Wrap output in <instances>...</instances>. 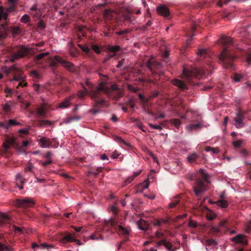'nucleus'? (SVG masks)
<instances>
[{"label":"nucleus","instance_id":"9b49d317","mask_svg":"<svg viewBox=\"0 0 251 251\" xmlns=\"http://www.w3.org/2000/svg\"><path fill=\"white\" fill-rule=\"evenodd\" d=\"M76 234L75 233H71L69 232H65L61 235L59 239V242L61 244H66L69 243L73 242L75 237H76Z\"/></svg>","mask_w":251,"mask_h":251},{"label":"nucleus","instance_id":"de8ad7c7","mask_svg":"<svg viewBox=\"0 0 251 251\" xmlns=\"http://www.w3.org/2000/svg\"><path fill=\"white\" fill-rule=\"evenodd\" d=\"M80 119V117L79 116H75L69 117L67 121V123H71V122L75 120H79Z\"/></svg>","mask_w":251,"mask_h":251},{"label":"nucleus","instance_id":"0e129e2a","mask_svg":"<svg viewBox=\"0 0 251 251\" xmlns=\"http://www.w3.org/2000/svg\"><path fill=\"white\" fill-rule=\"evenodd\" d=\"M242 144V142L239 140H236L233 142V144L235 147H239Z\"/></svg>","mask_w":251,"mask_h":251},{"label":"nucleus","instance_id":"8fccbe9b","mask_svg":"<svg viewBox=\"0 0 251 251\" xmlns=\"http://www.w3.org/2000/svg\"><path fill=\"white\" fill-rule=\"evenodd\" d=\"M21 31V29L18 26H14L12 28V32L13 34L17 35Z\"/></svg>","mask_w":251,"mask_h":251},{"label":"nucleus","instance_id":"f8f14e48","mask_svg":"<svg viewBox=\"0 0 251 251\" xmlns=\"http://www.w3.org/2000/svg\"><path fill=\"white\" fill-rule=\"evenodd\" d=\"M35 204L34 201L29 198H26L24 199H18L16 201V204L22 208H27L33 206Z\"/></svg>","mask_w":251,"mask_h":251},{"label":"nucleus","instance_id":"f03ea898","mask_svg":"<svg viewBox=\"0 0 251 251\" xmlns=\"http://www.w3.org/2000/svg\"><path fill=\"white\" fill-rule=\"evenodd\" d=\"M220 41L224 49L219 55V59L226 69L232 68L235 56L231 51L232 48L235 46L233 39L230 37L223 36Z\"/></svg>","mask_w":251,"mask_h":251},{"label":"nucleus","instance_id":"473e14b6","mask_svg":"<svg viewBox=\"0 0 251 251\" xmlns=\"http://www.w3.org/2000/svg\"><path fill=\"white\" fill-rule=\"evenodd\" d=\"M8 17V13L4 11L3 7L0 6V21L2 19L6 20Z\"/></svg>","mask_w":251,"mask_h":251},{"label":"nucleus","instance_id":"5701e85b","mask_svg":"<svg viewBox=\"0 0 251 251\" xmlns=\"http://www.w3.org/2000/svg\"><path fill=\"white\" fill-rule=\"evenodd\" d=\"M90 237V239L94 240H98L99 239L103 240L104 239L103 235L100 230L96 231L94 233L92 234Z\"/></svg>","mask_w":251,"mask_h":251},{"label":"nucleus","instance_id":"f3484780","mask_svg":"<svg viewBox=\"0 0 251 251\" xmlns=\"http://www.w3.org/2000/svg\"><path fill=\"white\" fill-rule=\"evenodd\" d=\"M232 241L235 242L236 243L241 244L243 245H247L248 243L247 240L245 236L242 234H239L233 237Z\"/></svg>","mask_w":251,"mask_h":251},{"label":"nucleus","instance_id":"09e8293b","mask_svg":"<svg viewBox=\"0 0 251 251\" xmlns=\"http://www.w3.org/2000/svg\"><path fill=\"white\" fill-rule=\"evenodd\" d=\"M105 102L103 104H105ZM95 104V103L94 102V104L93 105V107H94V109H92L90 110L91 112L93 113L94 114H97L99 112V110L98 109V108H99V106H101V105H103V104H99L96 107H95L94 105Z\"/></svg>","mask_w":251,"mask_h":251},{"label":"nucleus","instance_id":"393cba45","mask_svg":"<svg viewBox=\"0 0 251 251\" xmlns=\"http://www.w3.org/2000/svg\"><path fill=\"white\" fill-rule=\"evenodd\" d=\"M141 172V170L139 171L138 172H134L132 176H129L126 180H125L124 183V186H126L130 183H131L134 178L138 176Z\"/></svg>","mask_w":251,"mask_h":251},{"label":"nucleus","instance_id":"f704fd0d","mask_svg":"<svg viewBox=\"0 0 251 251\" xmlns=\"http://www.w3.org/2000/svg\"><path fill=\"white\" fill-rule=\"evenodd\" d=\"M9 3L11 5L9 8L7 9V11H14L15 9V5L17 3V0H8Z\"/></svg>","mask_w":251,"mask_h":251},{"label":"nucleus","instance_id":"9d476101","mask_svg":"<svg viewBox=\"0 0 251 251\" xmlns=\"http://www.w3.org/2000/svg\"><path fill=\"white\" fill-rule=\"evenodd\" d=\"M40 146L43 148H49L52 146L53 148H57L58 146L59 143L56 141L55 139H52L50 140L46 137H43L39 140Z\"/></svg>","mask_w":251,"mask_h":251},{"label":"nucleus","instance_id":"e2e57ef3","mask_svg":"<svg viewBox=\"0 0 251 251\" xmlns=\"http://www.w3.org/2000/svg\"><path fill=\"white\" fill-rule=\"evenodd\" d=\"M246 61L249 64H251V52L247 53Z\"/></svg>","mask_w":251,"mask_h":251},{"label":"nucleus","instance_id":"338daca9","mask_svg":"<svg viewBox=\"0 0 251 251\" xmlns=\"http://www.w3.org/2000/svg\"><path fill=\"white\" fill-rule=\"evenodd\" d=\"M52 154V152L50 151H49L45 155V157L48 159V160L50 159V157H51Z\"/></svg>","mask_w":251,"mask_h":251},{"label":"nucleus","instance_id":"a18cd8bd","mask_svg":"<svg viewBox=\"0 0 251 251\" xmlns=\"http://www.w3.org/2000/svg\"><path fill=\"white\" fill-rule=\"evenodd\" d=\"M40 247L43 249H46L48 250H50V249H53V248H54V246L52 245H48L46 243L41 244Z\"/></svg>","mask_w":251,"mask_h":251},{"label":"nucleus","instance_id":"ddd939ff","mask_svg":"<svg viewBox=\"0 0 251 251\" xmlns=\"http://www.w3.org/2000/svg\"><path fill=\"white\" fill-rule=\"evenodd\" d=\"M228 224L226 221L221 222L218 227L213 226L210 229L212 232L216 233L218 232H226L228 230Z\"/></svg>","mask_w":251,"mask_h":251},{"label":"nucleus","instance_id":"774afa93","mask_svg":"<svg viewBox=\"0 0 251 251\" xmlns=\"http://www.w3.org/2000/svg\"><path fill=\"white\" fill-rule=\"evenodd\" d=\"M125 62V59H122L120 61H119L118 64L117 65L116 67L117 68H120L124 64Z\"/></svg>","mask_w":251,"mask_h":251},{"label":"nucleus","instance_id":"052dcab7","mask_svg":"<svg viewBox=\"0 0 251 251\" xmlns=\"http://www.w3.org/2000/svg\"><path fill=\"white\" fill-rule=\"evenodd\" d=\"M31 75L32 76L38 78L39 77V73L35 70H33L31 72Z\"/></svg>","mask_w":251,"mask_h":251},{"label":"nucleus","instance_id":"b1692460","mask_svg":"<svg viewBox=\"0 0 251 251\" xmlns=\"http://www.w3.org/2000/svg\"><path fill=\"white\" fill-rule=\"evenodd\" d=\"M49 52L40 53L34 57V60L36 63H40L42 60H44L46 56H48Z\"/></svg>","mask_w":251,"mask_h":251},{"label":"nucleus","instance_id":"4be33fe9","mask_svg":"<svg viewBox=\"0 0 251 251\" xmlns=\"http://www.w3.org/2000/svg\"><path fill=\"white\" fill-rule=\"evenodd\" d=\"M16 180L17 186L20 190H22L23 189L22 185L25 182V179L22 177L21 174L19 173L16 176Z\"/></svg>","mask_w":251,"mask_h":251},{"label":"nucleus","instance_id":"79ce46f5","mask_svg":"<svg viewBox=\"0 0 251 251\" xmlns=\"http://www.w3.org/2000/svg\"><path fill=\"white\" fill-rule=\"evenodd\" d=\"M20 21L23 23H27L30 21V17L27 14L24 15L21 18Z\"/></svg>","mask_w":251,"mask_h":251},{"label":"nucleus","instance_id":"a211bd4d","mask_svg":"<svg viewBox=\"0 0 251 251\" xmlns=\"http://www.w3.org/2000/svg\"><path fill=\"white\" fill-rule=\"evenodd\" d=\"M138 228L143 231H147L149 228V224L146 221L140 219L137 222Z\"/></svg>","mask_w":251,"mask_h":251},{"label":"nucleus","instance_id":"69168bd1","mask_svg":"<svg viewBox=\"0 0 251 251\" xmlns=\"http://www.w3.org/2000/svg\"><path fill=\"white\" fill-rule=\"evenodd\" d=\"M52 163V161L51 159H49L47 161L44 162L42 163V165L46 167Z\"/></svg>","mask_w":251,"mask_h":251},{"label":"nucleus","instance_id":"72a5a7b5","mask_svg":"<svg viewBox=\"0 0 251 251\" xmlns=\"http://www.w3.org/2000/svg\"><path fill=\"white\" fill-rule=\"evenodd\" d=\"M205 151L207 152L212 151L213 153L217 154L220 152L218 148H212L210 146H207L205 148Z\"/></svg>","mask_w":251,"mask_h":251},{"label":"nucleus","instance_id":"aec40b11","mask_svg":"<svg viewBox=\"0 0 251 251\" xmlns=\"http://www.w3.org/2000/svg\"><path fill=\"white\" fill-rule=\"evenodd\" d=\"M196 124H190L186 127L188 131L197 130L201 129L202 127V124L199 120H197Z\"/></svg>","mask_w":251,"mask_h":251},{"label":"nucleus","instance_id":"4468645a","mask_svg":"<svg viewBox=\"0 0 251 251\" xmlns=\"http://www.w3.org/2000/svg\"><path fill=\"white\" fill-rule=\"evenodd\" d=\"M244 119V114L241 110H238L236 114V116L234 120L235 121L234 125L237 128H241L243 127V120Z\"/></svg>","mask_w":251,"mask_h":251},{"label":"nucleus","instance_id":"7ed1b4c3","mask_svg":"<svg viewBox=\"0 0 251 251\" xmlns=\"http://www.w3.org/2000/svg\"><path fill=\"white\" fill-rule=\"evenodd\" d=\"M199 176L201 178H197L196 179V183L193 186L194 192L198 197L201 196L203 193L206 190L205 183H210L208 179L210 177L202 169L199 170Z\"/></svg>","mask_w":251,"mask_h":251},{"label":"nucleus","instance_id":"cd10ccee","mask_svg":"<svg viewBox=\"0 0 251 251\" xmlns=\"http://www.w3.org/2000/svg\"><path fill=\"white\" fill-rule=\"evenodd\" d=\"M0 221L2 222V225L10 221V217L5 213H0Z\"/></svg>","mask_w":251,"mask_h":251},{"label":"nucleus","instance_id":"f257e3e1","mask_svg":"<svg viewBox=\"0 0 251 251\" xmlns=\"http://www.w3.org/2000/svg\"><path fill=\"white\" fill-rule=\"evenodd\" d=\"M85 84L89 88V91L84 87V90H80L78 92V96L82 99L86 94L89 95L95 103V107L99 104H103L105 102L104 98L101 96V92H103L109 98L116 100H119L122 96L121 91L116 84L109 87L105 82L102 81L100 82L98 86L95 87L89 80H87Z\"/></svg>","mask_w":251,"mask_h":251},{"label":"nucleus","instance_id":"2f4dec72","mask_svg":"<svg viewBox=\"0 0 251 251\" xmlns=\"http://www.w3.org/2000/svg\"><path fill=\"white\" fill-rule=\"evenodd\" d=\"M5 124L7 126H6L7 129H8L11 126H15L20 125L19 122H18L13 119H10L7 122H6Z\"/></svg>","mask_w":251,"mask_h":251},{"label":"nucleus","instance_id":"7c9ffc66","mask_svg":"<svg viewBox=\"0 0 251 251\" xmlns=\"http://www.w3.org/2000/svg\"><path fill=\"white\" fill-rule=\"evenodd\" d=\"M217 206L222 208H226L228 205V202L225 200H220L216 202Z\"/></svg>","mask_w":251,"mask_h":251},{"label":"nucleus","instance_id":"c85d7f7f","mask_svg":"<svg viewBox=\"0 0 251 251\" xmlns=\"http://www.w3.org/2000/svg\"><path fill=\"white\" fill-rule=\"evenodd\" d=\"M197 54L200 57H203V58H206L209 56L208 51L205 49H199Z\"/></svg>","mask_w":251,"mask_h":251},{"label":"nucleus","instance_id":"864d4df0","mask_svg":"<svg viewBox=\"0 0 251 251\" xmlns=\"http://www.w3.org/2000/svg\"><path fill=\"white\" fill-rule=\"evenodd\" d=\"M115 53L109 54L103 60V62L106 63L109 60L115 56Z\"/></svg>","mask_w":251,"mask_h":251},{"label":"nucleus","instance_id":"58836bf2","mask_svg":"<svg viewBox=\"0 0 251 251\" xmlns=\"http://www.w3.org/2000/svg\"><path fill=\"white\" fill-rule=\"evenodd\" d=\"M37 122L39 123V126L40 127H42V126H46V125L50 126L51 125L50 121L49 120H38Z\"/></svg>","mask_w":251,"mask_h":251},{"label":"nucleus","instance_id":"c756f323","mask_svg":"<svg viewBox=\"0 0 251 251\" xmlns=\"http://www.w3.org/2000/svg\"><path fill=\"white\" fill-rule=\"evenodd\" d=\"M199 157V155L196 153H193L187 157V160L189 163H193L195 162V161Z\"/></svg>","mask_w":251,"mask_h":251},{"label":"nucleus","instance_id":"0eeeda50","mask_svg":"<svg viewBox=\"0 0 251 251\" xmlns=\"http://www.w3.org/2000/svg\"><path fill=\"white\" fill-rule=\"evenodd\" d=\"M49 59V62L51 67H55L59 63L70 72L74 73L76 71L75 67L73 63L64 60L58 56H56L54 58L50 57Z\"/></svg>","mask_w":251,"mask_h":251},{"label":"nucleus","instance_id":"37998d69","mask_svg":"<svg viewBox=\"0 0 251 251\" xmlns=\"http://www.w3.org/2000/svg\"><path fill=\"white\" fill-rule=\"evenodd\" d=\"M70 103L69 102V100L68 99H66L65 101L61 102L59 105V107L60 108H66L69 106Z\"/></svg>","mask_w":251,"mask_h":251},{"label":"nucleus","instance_id":"49530a36","mask_svg":"<svg viewBox=\"0 0 251 251\" xmlns=\"http://www.w3.org/2000/svg\"><path fill=\"white\" fill-rule=\"evenodd\" d=\"M77 46L82 50L83 51L87 53L89 52L90 49L87 46H83L80 44H77Z\"/></svg>","mask_w":251,"mask_h":251},{"label":"nucleus","instance_id":"412c9836","mask_svg":"<svg viewBox=\"0 0 251 251\" xmlns=\"http://www.w3.org/2000/svg\"><path fill=\"white\" fill-rule=\"evenodd\" d=\"M172 83L174 85L177 86L182 90L188 89V87H187L185 83L181 80L178 79H174L172 80Z\"/></svg>","mask_w":251,"mask_h":251},{"label":"nucleus","instance_id":"39448f33","mask_svg":"<svg viewBox=\"0 0 251 251\" xmlns=\"http://www.w3.org/2000/svg\"><path fill=\"white\" fill-rule=\"evenodd\" d=\"M205 74V70L201 68H195L189 70L186 68L183 70V77L188 81H190L193 78H202Z\"/></svg>","mask_w":251,"mask_h":251},{"label":"nucleus","instance_id":"5fc2aeb1","mask_svg":"<svg viewBox=\"0 0 251 251\" xmlns=\"http://www.w3.org/2000/svg\"><path fill=\"white\" fill-rule=\"evenodd\" d=\"M92 48L94 51H95L97 53H100L101 52V50L99 48V47L96 45H93L92 46Z\"/></svg>","mask_w":251,"mask_h":251},{"label":"nucleus","instance_id":"a19ab883","mask_svg":"<svg viewBox=\"0 0 251 251\" xmlns=\"http://www.w3.org/2000/svg\"><path fill=\"white\" fill-rule=\"evenodd\" d=\"M171 123L173 124L174 126L176 128H178L181 125V122L180 120L178 119H174L171 120Z\"/></svg>","mask_w":251,"mask_h":251},{"label":"nucleus","instance_id":"603ef678","mask_svg":"<svg viewBox=\"0 0 251 251\" xmlns=\"http://www.w3.org/2000/svg\"><path fill=\"white\" fill-rule=\"evenodd\" d=\"M13 228L15 232H19L20 233H23L24 232L23 230L25 229L24 228H21L15 226H13Z\"/></svg>","mask_w":251,"mask_h":251},{"label":"nucleus","instance_id":"c9c22d12","mask_svg":"<svg viewBox=\"0 0 251 251\" xmlns=\"http://www.w3.org/2000/svg\"><path fill=\"white\" fill-rule=\"evenodd\" d=\"M12 105V102H6L3 105V110L6 112H10L11 111V107Z\"/></svg>","mask_w":251,"mask_h":251},{"label":"nucleus","instance_id":"4d7b16f0","mask_svg":"<svg viewBox=\"0 0 251 251\" xmlns=\"http://www.w3.org/2000/svg\"><path fill=\"white\" fill-rule=\"evenodd\" d=\"M128 32H129V30L128 29H125L124 30H121V31L116 32V34L118 35H124V34H126Z\"/></svg>","mask_w":251,"mask_h":251},{"label":"nucleus","instance_id":"6ab92c4d","mask_svg":"<svg viewBox=\"0 0 251 251\" xmlns=\"http://www.w3.org/2000/svg\"><path fill=\"white\" fill-rule=\"evenodd\" d=\"M16 144L14 139L8 138L3 143V147L5 151H8L11 147H14Z\"/></svg>","mask_w":251,"mask_h":251},{"label":"nucleus","instance_id":"bf43d9fd","mask_svg":"<svg viewBox=\"0 0 251 251\" xmlns=\"http://www.w3.org/2000/svg\"><path fill=\"white\" fill-rule=\"evenodd\" d=\"M123 20L125 21H127L129 23L131 22L130 16L129 14H125L123 15Z\"/></svg>","mask_w":251,"mask_h":251},{"label":"nucleus","instance_id":"c03bdc74","mask_svg":"<svg viewBox=\"0 0 251 251\" xmlns=\"http://www.w3.org/2000/svg\"><path fill=\"white\" fill-rule=\"evenodd\" d=\"M234 81L237 82H239L240 79L242 78V76L241 75L235 73L232 77Z\"/></svg>","mask_w":251,"mask_h":251},{"label":"nucleus","instance_id":"423d86ee","mask_svg":"<svg viewBox=\"0 0 251 251\" xmlns=\"http://www.w3.org/2000/svg\"><path fill=\"white\" fill-rule=\"evenodd\" d=\"M107 227H111L121 235H124L126 238L127 237L130 232V228L124 226L122 224H119L118 221L115 219H111L106 222L105 228Z\"/></svg>","mask_w":251,"mask_h":251},{"label":"nucleus","instance_id":"ea45409f","mask_svg":"<svg viewBox=\"0 0 251 251\" xmlns=\"http://www.w3.org/2000/svg\"><path fill=\"white\" fill-rule=\"evenodd\" d=\"M12 249L0 242V251H12Z\"/></svg>","mask_w":251,"mask_h":251},{"label":"nucleus","instance_id":"e433bc0d","mask_svg":"<svg viewBox=\"0 0 251 251\" xmlns=\"http://www.w3.org/2000/svg\"><path fill=\"white\" fill-rule=\"evenodd\" d=\"M163 245L168 251H175L174 250L172 249L173 245L170 242L166 241L164 239Z\"/></svg>","mask_w":251,"mask_h":251},{"label":"nucleus","instance_id":"6e6d98bb","mask_svg":"<svg viewBox=\"0 0 251 251\" xmlns=\"http://www.w3.org/2000/svg\"><path fill=\"white\" fill-rule=\"evenodd\" d=\"M179 202V201L177 200H175L174 201H172L170 204H169V206L170 208H174L176 207V204Z\"/></svg>","mask_w":251,"mask_h":251},{"label":"nucleus","instance_id":"dca6fc26","mask_svg":"<svg viewBox=\"0 0 251 251\" xmlns=\"http://www.w3.org/2000/svg\"><path fill=\"white\" fill-rule=\"evenodd\" d=\"M156 10L158 14L165 17H168L170 14L169 8L164 5L158 6Z\"/></svg>","mask_w":251,"mask_h":251},{"label":"nucleus","instance_id":"1a4fd4ad","mask_svg":"<svg viewBox=\"0 0 251 251\" xmlns=\"http://www.w3.org/2000/svg\"><path fill=\"white\" fill-rule=\"evenodd\" d=\"M29 49L24 46H20L17 47L15 51L11 54L10 61L14 62L19 58H23L29 52Z\"/></svg>","mask_w":251,"mask_h":251},{"label":"nucleus","instance_id":"13d9d810","mask_svg":"<svg viewBox=\"0 0 251 251\" xmlns=\"http://www.w3.org/2000/svg\"><path fill=\"white\" fill-rule=\"evenodd\" d=\"M33 168V166L31 164H29L27 167L25 168V171L26 173L27 172H32V169Z\"/></svg>","mask_w":251,"mask_h":251},{"label":"nucleus","instance_id":"3c124183","mask_svg":"<svg viewBox=\"0 0 251 251\" xmlns=\"http://www.w3.org/2000/svg\"><path fill=\"white\" fill-rule=\"evenodd\" d=\"M149 126H150V127L152 128V129H159V130L162 129V126L160 125H153V124L150 123V124H149Z\"/></svg>","mask_w":251,"mask_h":251},{"label":"nucleus","instance_id":"20e7f679","mask_svg":"<svg viewBox=\"0 0 251 251\" xmlns=\"http://www.w3.org/2000/svg\"><path fill=\"white\" fill-rule=\"evenodd\" d=\"M3 71L7 75L9 74L12 75H13V80L20 81L18 84L17 88L19 86L23 87L27 85V82H25L24 80V77L22 75V71L15 65L10 67H5L4 69H3Z\"/></svg>","mask_w":251,"mask_h":251},{"label":"nucleus","instance_id":"2eb2a0df","mask_svg":"<svg viewBox=\"0 0 251 251\" xmlns=\"http://www.w3.org/2000/svg\"><path fill=\"white\" fill-rule=\"evenodd\" d=\"M117 14L116 11L111 9H105L103 12V17L105 20H112L116 19Z\"/></svg>","mask_w":251,"mask_h":251},{"label":"nucleus","instance_id":"6e6552de","mask_svg":"<svg viewBox=\"0 0 251 251\" xmlns=\"http://www.w3.org/2000/svg\"><path fill=\"white\" fill-rule=\"evenodd\" d=\"M146 66L151 71L152 75L157 74L159 76H161L164 74L163 71L160 70V69L163 67L162 63L153 59H149L146 63Z\"/></svg>","mask_w":251,"mask_h":251},{"label":"nucleus","instance_id":"680f3d73","mask_svg":"<svg viewBox=\"0 0 251 251\" xmlns=\"http://www.w3.org/2000/svg\"><path fill=\"white\" fill-rule=\"evenodd\" d=\"M4 92L6 94V97H8V95H13V91L9 88H6L4 90Z\"/></svg>","mask_w":251,"mask_h":251},{"label":"nucleus","instance_id":"bb28decb","mask_svg":"<svg viewBox=\"0 0 251 251\" xmlns=\"http://www.w3.org/2000/svg\"><path fill=\"white\" fill-rule=\"evenodd\" d=\"M120 47L117 45L114 46L109 45L107 47V50L109 52H112L115 54L116 52L120 50Z\"/></svg>","mask_w":251,"mask_h":251},{"label":"nucleus","instance_id":"4c0bfd02","mask_svg":"<svg viewBox=\"0 0 251 251\" xmlns=\"http://www.w3.org/2000/svg\"><path fill=\"white\" fill-rule=\"evenodd\" d=\"M218 244L217 242L214 239H207L205 242V245L206 246L214 245L216 246Z\"/></svg>","mask_w":251,"mask_h":251},{"label":"nucleus","instance_id":"a878e982","mask_svg":"<svg viewBox=\"0 0 251 251\" xmlns=\"http://www.w3.org/2000/svg\"><path fill=\"white\" fill-rule=\"evenodd\" d=\"M46 114V110L44 106H41L38 108L36 110V114L40 117H44Z\"/></svg>","mask_w":251,"mask_h":251}]
</instances>
